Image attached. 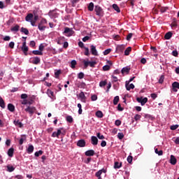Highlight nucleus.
Instances as JSON below:
<instances>
[{
    "mask_svg": "<svg viewBox=\"0 0 179 179\" xmlns=\"http://www.w3.org/2000/svg\"><path fill=\"white\" fill-rule=\"evenodd\" d=\"M45 24H47V20H45V18H43L41 20V22L38 23V29L41 31H44V30H45L46 29V27L45 26Z\"/></svg>",
    "mask_w": 179,
    "mask_h": 179,
    "instance_id": "obj_1",
    "label": "nucleus"
},
{
    "mask_svg": "<svg viewBox=\"0 0 179 179\" xmlns=\"http://www.w3.org/2000/svg\"><path fill=\"white\" fill-rule=\"evenodd\" d=\"M94 10L96 12V16H103V13H104V12L103 11V8H101L100 6H95Z\"/></svg>",
    "mask_w": 179,
    "mask_h": 179,
    "instance_id": "obj_2",
    "label": "nucleus"
},
{
    "mask_svg": "<svg viewBox=\"0 0 179 179\" xmlns=\"http://www.w3.org/2000/svg\"><path fill=\"white\" fill-rule=\"evenodd\" d=\"M21 50L23 52L24 55L26 56L28 55L27 52L29 51V47L26 45V40H24V42L22 43V46L21 47Z\"/></svg>",
    "mask_w": 179,
    "mask_h": 179,
    "instance_id": "obj_3",
    "label": "nucleus"
},
{
    "mask_svg": "<svg viewBox=\"0 0 179 179\" xmlns=\"http://www.w3.org/2000/svg\"><path fill=\"white\" fill-rule=\"evenodd\" d=\"M136 100L138 103H141V106H145V103H148V98L147 97H137Z\"/></svg>",
    "mask_w": 179,
    "mask_h": 179,
    "instance_id": "obj_4",
    "label": "nucleus"
},
{
    "mask_svg": "<svg viewBox=\"0 0 179 179\" xmlns=\"http://www.w3.org/2000/svg\"><path fill=\"white\" fill-rule=\"evenodd\" d=\"M26 113H29V114H31V115H33L34 113L36 112V107L34 106H28L27 108H25Z\"/></svg>",
    "mask_w": 179,
    "mask_h": 179,
    "instance_id": "obj_5",
    "label": "nucleus"
},
{
    "mask_svg": "<svg viewBox=\"0 0 179 179\" xmlns=\"http://www.w3.org/2000/svg\"><path fill=\"white\" fill-rule=\"evenodd\" d=\"M68 33H69V37H71V36H73V33H75V31H73V30H72V29L69 27H65L64 34H68Z\"/></svg>",
    "mask_w": 179,
    "mask_h": 179,
    "instance_id": "obj_6",
    "label": "nucleus"
},
{
    "mask_svg": "<svg viewBox=\"0 0 179 179\" xmlns=\"http://www.w3.org/2000/svg\"><path fill=\"white\" fill-rule=\"evenodd\" d=\"M91 143L94 146H96V145L99 144V139L97 138V137L94 136H91Z\"/></svg>",
    "mask_w": 179,
    "mask_h": 179,
    "instance_id": "obj_7",
    "label": "nucleus"
},
{
    "mask_svg": "<svg viewBox=\"0 0 179 179\" xmlns=\"http://www.w3.org/2000/svg\"><path fill=\"white\" fill-rule=\"evenodd\" d=\"M77 146L79 148H85V146H86V141L83 139L79 140L77 142Z\"/></svg>",
    "mask_w": 179,
    "mask_h": 179,
    "instance_id": "obj_8",
    "label": "nucleus"
},
{
    "mask_svg": "<svg viewBox=\"0 0 179 179\" xmlns=\"http://www.w3.org/2000/svg\"><path fill=\"white\" fill-rule=\"evenodd\" d=\"M41 60L40 59V57H34L32 58L31 64H34V65H38Z\"/></svg>",
    "mask_w": 179,
    "mask_h": 179,
    "instance_id": "obj_9",
    "label": "nucleus"
},
{
    "mask_svg": "<svg viewBox=\"0 0 179 179\" xmlns=\"http://www.w3.org/2000/svg\"><path fill=\"white\" fill-rule=\"evenodd\" d=\"M62 134V131H61V129H57V131H55L52 134V138H59V135Z\"/></svg>",
    "mask_w": 179,
    "mask_h": 179,
    "instance_id": "obj_10",
    "label": "nucleus"
},
{
    "mask_svg": "<svg viewBox=\"0 0 179 179\" xmlns=\"http://www.w3.org/2000/svg\"><path fill=\"white\" fill-rule=\"evenodd\" d=\"M125 87L127 90L129 91L131 89H135V85L134 84H130L128 83V81H126Z\"/></svg>",
    "mask_w": 179,
    "mask_h": 179,
    "instance_id": "obj_11",
    "label": "nucleus"
},
{
    "mask_svg": "<svg viewBox=\"0 0 179 179\" xmlns=\"http://www.w3.org/2000/svg\"><path fill=\"white\" fill-rule=\"evenodd\" d=\"M90 47H91V52L92 55H95V56L99 55V53H97V50L96 49V46H94V45H92Z\"/></svg>",
    "mask_w": 179,
    "mask_h": 179,
    "instance_id": "obj_12",
    "label": "nucleus"
},
{
    "mask_svg": "<svg viewBox=\"0 0 179 179\" xmlns=\"http://www.w3.org/2000/svg\"><path fill=\"white\" fill-rule=\"evenodd\" d=\"M33 17H34V15L31 13L27 14V15L25 17L26 22H31L33 20Z\"/></svg>",
    "mask_w": 179,
    "mask_h": 179,
    "instance_id": "obj_13",
    "label": "nucleus"
},
{
    "mask_svg": "<svg viewBox=\"0 0 179 179\" xmlns=\"http://www.w3.org/2000/svg\"><path fill=\"white\" fill-rule=\"evenodd\" d=\"M170 163L173 166H176V164H177V159L174 155H171Z\"/></svg>",
    "mask_w": 179,
    "mask_h": 179,
    "instance_id": "obj_14",
    "label": "nucleus"
},
{
    "mask_svg": "<svg viewBox=\"0 0 179 179\" xmlns=\"http://www.w3.org/2000/svg\"><path fill=\"white\" fill-rule=\"evenodd\" d=\"M13 122L15 127H18L19 128H23V123H22V122H20L19 120H15Z\"/></svg>",
    "mask_w": 179,
    "mask_h": 179,
    "instance_id": "obj_15",
    "label": "nucleus"
},
{
    "mask_svg": "<svg viewBox=\"0 0 179 179\" xmlns=\"http://www.w3.org/2000/svg\"><path fill=\"white\" fill-rule=\"evenodd\" d=\"M33 152H34V146H33V145H29L27 149V152L29 153V155H31Z\"/></svg>",
    "mask_w": 179,
    "mask_h": 179,
    "instance_id": "obj_16",
    "label": "nucleus"
},
{
    "mask_svg": "<svg viewBox=\"0 0 179 179\" xmlns=\"http://www.w3.org/2000/svg\"><path fill=\"white\" fill-rule=\"evenodd\" d=\"M173 90L174 92H177V89H179V83L178 82H174L172 84Z\"/></svg>",
    "mask_w": 179,
    "mask_h": 179,
    "instance_id": "obj_17",
    "label": "nucleus"
},
{
    "mask_svg": "<svg viewBox=\"0 0 179 179\" xmlns=\"http://www.w3.org/2000/svg\"><path fill=\"white\" fill-rule=\"evenodd\" d=\"M171 37H173V33H171V31L167 32L164 36L165 40H170Z\"/></svg>",
    "mask_w": 179,
    "mask_h": 179,
    "instance_id": "obj_18",
    "label": "nucleus"
},
{
    "mask_svg": "<svg viewBox=\"0 0 179 179\" xmlns=\"http://www.w3.org/2000/svg\"><path fill=\"white\" fill-rule=\"evenodd\" d=\"M85 156H94V151L93 150H89L85 152Z\"/></svg>",
    "mask_w": 179,
    "mask_h": 179,
    "instance_id": "obj_19",
    "label": "nucleus"
},
{
    "mask_svg": "<svg viewBox=\"0 0 179 179\" xmlns=\"http://www.w3.org/2000/svg\"><path fill=\"white\" fill-rule=\"evenodd\" d=\"M8 110L10 111V113H13L15 111V106L12 103H8Z\"/></svg>",
    "mask_w": 179,
    "mask_h": 179,
    "instance_id": "obj_20",
    "label": "nucleus"
},
{
    "mask_svg": "<svg viewBox=\"0 0 179 179\" xmlns=\"http://www.w3.org/2000/svg\"><path fill=\"white\" fill-rule=\"evenodd\" d=\"M37 20H38V15H35L34 20H32L31 21V26H34V27L36 26V22H37Z\"/></svg>",
    "mask_w": 179,
    "mask_h": 179,
    "instance_id": "obj_21",
    "label": "nucleus"
},
{
    "mask_svg": "<svg viewBox=\"0 0 179 179\" xmlns=\"http://www.w3.org/2000/svg\"><path fill=\"white\" fill-rule=\"evenodd\" d=\"M14 152L15 149H13V148H11L8 150V155L9 156V157H13Z\"/></svg>",
    "mask_w": 179,
    "mask_h": 179,
    "instance_id": "obj_22",
    "label": "nucleus"
},
{
    "mask_svg": "<svg viewBox=\"0 0 179 179\" xmlns=\"http://www.w3.org/2000/svg\"><path fill=\"white\" fill-rule=\"evenodd\" d=\"M104 171V169L99 170L95 173L96 177L98 178H101V174H103V172Z\"/></svg>",
    "mask_w": 179,
    "mask_h": 179,
    "instance_id": "obj_23",
    "label": "nucleus"
},
{
    "mask_svg": "<svg viewBox=\"0 0 179 179\" xmlns=\"http://www.w3.org/2000/svg\"><path fill=\"white\" fill-rule=\"evenodd\" d=\"M47 94L50 97V99L54 98V92H52L51 90L48 89L47 90Z\"/></svg>",
    "mask_w": 179,
    "mask_h": 179,
    "instance_id": "obj_24",
    "label": "nucleus"
},
{
    "mask_svg": "<svg viewBox=\"0 0 179 179\" xmlns=\"http://www.w3.org/2000/svg\"><path fill=\"white\" fill-rule=\"evenodd\" d=\"M20 31L26 34V36H29V29H27V28L22 27Z\"/></svg>",
    "mask_w": 179,
    "mask_h": 179,
    "instance_id": "obj_25",
    "label": "nucleus"
},
{
    "mask_svg": "<svg viewBox=\"0 0 179 179\" xmlns=\"http://www.w3.org/2000/svg\"><path fill=\"white\" fill-rule=\"evenodd\" d=\"M93 9H94V3L91 2L88 5V10H90V12H93Z\"/></svg>",
    "mask_w": 179,
    "mask_h": 179,
    "instance_id": "obj_26",
    "label": "nucleus"
},
{
    "mask_svg": "<svg viewBox=\"0 0 179 179\" xmlns=\"http://www.w3.org/2000/svg\"><path fill=\"white\" fill-rule=\"evenodd\" d=\"M26 141V135L23 134L21 136V138L19 141V144L20 145H23V142Z\"/></svg>",
    "mask_w": 179,
    "mask_h": 179,
    "instance_id": "obj_27",
    "label": "nucleus"
},
{
    "mask_svg": "<svg viewBox=\"0 0 179 179\" xmlns=\"http://www.w3.org/2000/svg\"><path fill=\"white\" fill-rule=\"evenodd\" d=\"M19 29H20V26L18 24H16L15 27H11L10 31H19Z\"/></svg>",
    "mask_w": 179,
    "mask_h": 179,
    "instance_id": "obj_28",
    "label": "nucleus"
},
{
    "mask_svg": "<svg viewBox=\"0 0 179 179\" xmlns=\"http://www.w3.org/2000/svg\"><path fill=\"white\" fill-rule=\"evenodd\" d=\"M122 166V162H115L114 164V169H121V166Z\"/></svg>",
    "mask_w": 179,
    "mask_h": 179,
    "instance_id": "obj_29",
    "label": "nucleus"
},
{
    "mask_svg": "<svg viewBox=\"0 0 179 179\" xmlns=\"http://www.w3.org/2000/svg\"><path fill=\"white\" fill-rule=\"evenodd\" d=\"M113 8L114 10H115L117 13H120L121 12V10L120 9V7L117 4H113Z\"/></svg>",
    "mask_w": 179,
    "mask_h": 179,
    "instance_id": "obj_30",
    "label": "nucleus"
},
{
    "mask_svg": "<svg viewBox=\"0 0 179 179\" xmlns=\"http://www.w3.org/2000/svg\"><path fill=\"white\" fill-rule=\"evenodd\" d=\"M96 116L98 118H103V112H101V110H98L96 112Z\"/></svg>",
    "mask_w": 179,
    "mask_h": 179,
    "instance_id": "obj_31",
    "label": "nucleus"
},
{
    "mask_svg": "<svg viewBox=\"0 0 179 179\" xmlns=\"http://www.w3.org/2000/svg\"><path fill=\"white\" fill-rule=\"evenodd\" d=\"M132 51V48L128 47L125 50H124V55H129V53Z\"/></svg>",
    "mask_w": 179,
    "mask_h": 179,
    "instance_id": "obj_32",
    "label": "nucleus"
},
{
    "mask_svg": "<svg viewBox=\"0 0 179 179\" xmlns=\"http://www.w3.org/2000/svg\"><path fill=\"white\" fill-rule=\"evenodd\" d=\"M129 71H131V69H130V68L124 67V68L122 69L121 72H122V73H125V72H126L127 73H129Z\"/></svg>",
    "mask_w": 179,
    "mask_h": 179,
    "instance_id": "obj_33",
    "label": "nucleus"
},
{
    "mask_svg": "<svg viewBox=\"0 0 179 179\" xmlns=\"http://www.w3.org/2000/svg\"><path fill=\"white\" fill-rule=\"evenodd\" d=\"M118 101H120V96H115L113 99L114 106H117V104H118Z\"/></svg>",
    "mask_w": 179,
    "mask_h": 179,
    "instance_id": "obj_34",
    "label": "nucleus"
},
{
    "mask_svg": "<svg viewBox=\"0 0 179 179\" xmlns=\"http://www.w3.org/2000/svg\"><path fill=\"white\" fill-rule=\"evenodd\" d=\"M83 62L84 64V68L85 69L87 68V66H89V65L90 66V64L92 63V62H88L85 59L83 61Z\"/></svg>",
    "mask_w": 179,
    "mask_h": 179,
    "instance_id": "obj_35",
    "label": "nucleus"
},
{
    "mask_svg": "<svg viewBox=\"0 0 179 179\" xmlns=\"http://www.w3.org/2000/svg\"><path fill=\"white\" fill-rule=\"evenodd\" d=\"M7 171H8V173H12V171H15V167L10 165L7 166Z\"/></svg>",
    "mask_w": 179,
    "mask_h": 179,
    "instance_id": "obj_36",
    "label": "nucleus"
},
{
    "mask_svg": "<svg viewBox=\"0 0 179 179\" xmlns=\"http://www.w3.org/2000/svg\"><path fill=\"white\" fill-rule=\"evenodd\" d=\"M159 10L161 13H164L165 12H167V10H169V7H160Z\"/></svg>",
    "mask_w": 179,
    "mask_h": 179,
    "instance_id": "obj_37",
    "label": "nucleus"
},
{
    "mask_svg": "<svg viewBox=\"0 0 179 179\" xmlns=\"http://www.w3.org/2000/svg\"><path fill=\"white\" fill-rule=\"evenodd\" d=\"M32 54H34V55H43V52L40 50H33Z\"/></svg>",
    "mask_w": 179,
    "mask_h": 179,
    "instance_id": "obj_38",
    "label": "nucleus"
},
{
    "mask_svg": "<svg viewBox=\"0 0 179 179\" xmlns=\"http://www.w3.org/2000/svg\"><path fill=\"white\" fill-rule=\"evenodd\" d=\"M0 107H1V108H5V101H3V99H2L0 96Z\"/></svg>",
    "mask_w": 179,
    "mask_h": 179,
    "instance_id": "obj_39",
    "label": "nucleus"
},
{
    "mask_svg": "<svg viewBox=\"0 0 179 179\" xmlns=\"http://www.w3.org/2000/svg\"><path fill=\"white\" fill-rule=\"evenodd\" d=\"M79 97H80V99H81V100H86V96H85V92H81L79 94Z\"/></svg>",
    "mask_w": 179,
    "mask_h": 179,
    "instance_id": "obj_40",
    "label": "nucleus"
},
{
    "mask_svg": "<svg viewBox=\"0 0 179 179\" xmlns=\"http://www.w3.org/2000/svg\"><path fill=\"white\" fill-rule=\"evenodd\" d=\"M66 121H67V122L72 124V122H73V117H72V116H71V115H69L66 117Z\"/></svg>",
    "mask_w": 179,
    "mask_h": 179,
    "instance_id": "obj_41",
    "label": "nucleus"
},
{
    "mask_svg": "<svg viewBox=\"0 0 179 179\" xmlns=\"http://www.w3.org/2000/svg\"><path fill=\"white\" fill-rule=\"evenodd\" d=\"M155 152L157 155H158V156H163V150H159L157 148L155 149Z\"/></svg>",
    "mask_w": 179,
    "mask_h": 179,
    "instance_id": "obj_42",
    "label": "nucleus"
},
{
    "mask_svg": "<svg viewBox=\"0 0 179 179\" xmlns=\"http://www.w3.org/2000/svg\"><path fill=\"white\" fill-rule=\"evenodd\" d=\"M76 64H77L76 60H72L71 62V68H72V69H74V68H76Z\"/></svg>",
    "mask_w": 179,
    "mask_h": 179,
    "instance_id": "obj_43",
    "label": "nucleus"
},
{
    "mask_svg": "<svg viewBox=\"0 0 179 179\" xmlns=\"http://www.w3.org/2000/svg\"><path fill=\"white\" fill-rule=\"evenodd\" d=\"M71 2V6L73 8H75V6H76V4L78 3V2H79V0H70Z\"/></svg>",
    "mask_w": 179,
    "mask_h": 179,
    "instance_id": "obj_44",
    "label": "nucleus"
},
{
    "mask_svg": "<svg viewBox=\"0 0 179 179\" xmlns=\"http://www.w3.org/2000/svg\"><path fill=\"white\" fill-rule=\"evenodd\" d=\"M61 73H62L61 70H57V71L55 72V76L56 79H58V78H59V75H61Z\"/></svg>",
    "mask_w": 179,
    "mask_h": 179,
    "instance_id": "obj_45",
    "label": "nucleus"
},
{
    "mask_svg": "<svg viewBox=\"0 0 179 179\" xmlns=\"http://www.w3.org/2000/svg\"><path fill=\"white\" fill-rule=\"evenodd\" d=\"M106 85H107V80L101 81L99 83L100 87H104V86H106Z\"/></svg>",
    "mask_w": 179,
    "mask_h": 179,
    "instance_id": "obj_46",
    "label": "nucleus"
},
{
    "mask_svg": "<svg viewBox=\"0 0 179 179\" xmlns=\"http://www.w3.org/2000/svg\"><path fill=\"white\" fill-rule=\"evenodd\" d=\"M141 118H142V115H141L139 114H136L134 116L135 121H139V120H141Z\"/></svg>",
    "mask_w": 179,
    "mask_h": 179,
    "instance_id": "obj_47",
    "label": "nucleus"
},
{
    "mask_svg": "<svg viewBox=\"0 0 179 179\" xmlns=\"http://www.w3.org/2000/svg\"><path fill=\"white\" fill-rule=\"evenodd\" d=\"M85 51L84 52L85 55H86L87 57H89L90 55V53L89 52V48H84Z\"/></svg>",
    "mask_w": 179,
    "mask_h": 179,
    "instance_id": "obj_48",
    "label": "nucleus"
},
{
    "mask_svg": "<svg viewBox=\"0 0 179 179\" xmlns=\"http://www.w3.org/2000/svg\"><path fill=\"white\" fill-rule=\"evenodd\" d=\"M78 79H83L85 78V73L83 72H80L78 74Z\"/></svg>",
    "mask_w": 179,
    "mask_h": 179,
    "instance_id": "obj_49",
    "label": "nucleus"
},
{
    "mask_svg": "<svg viewBox=\"0 0 179 179\" xmlns=\"http://www.w3.org/2000/svg\"><path fill=\"white\" fill-rule=\"evenodd\" d=\"M43 150H39L35 152V156L36 157H38V156H41V155H43Z\"/></svg>",
    "mask_w": 179,
    "mask_h": 179,
    "instance_id": "obj_50",
    "label": "nucleus"
},
{
    "mask_svg": "<svg viewBox=\"0 0 179 179\" xmlns=\"http://www.w3.org/2000/svg\"><path fill=\"white\" fill-rule=\"evenodd\" d=\"M96 136L99 139H106V137H104V136H103L100 133H97L96 134Z\"/></svg>",
    "mask_w": 179,
    "mask_h": 179,
    "instance_id": "obj_51",
    "label": "nucleus"
},
{
    "mask_svg": "<svg viewBox=\"0 0 179 179\" xmlns=\"http://www.w3.org/2000/svg\"><path fill=\"white\" fill-rule=\"evenodd\" d=\"M163 82H164V76L162 75L159 80V83L161 85L163 84Z\"/></svg>",
    "mask_w": 179,
    "mask_h": 179,
    "instance_id": "obj_52",
    "label": "nucleus"
},
{
    "mask_svg": "<svg viewBox=\"0 0 179 179\" xmlns=\"http://www.w3.org/2000/svg\"><path fill=\"white\" fill-rule=\"evenodd\" d=\"M44 48H45V46L43 43H41L38 47V50L39 51H41V52H43V51H44Z\"/></svg>",
    "mask_w": 179,
    "mask_h": 179,
    "instance_id": "obj_53",
    "label": "nucleus"
},
{
    "mask_svg": "<svg viewBox=\"0 0 179 179\" xmlns=\"http://www.w3.org/2000/svg\"><path fill=\"white\" fill-rule=\"evenodd\" d=\"M134 157L131 155H129L128 157H127V162L128 163H129V164H131V163H132V160H133Z\"/></svg>",
    "mask_w": 179,
    "mask_h": 179,
    "instance_id": "obj_54",
    "label": "nucleus"
},
{
    "mask_svg": "<svg viewBox=\"0 0 179 179\" xmlns=\"http://www.w3.org/2000/svg\"><path fill=\"white\" fill-rule=\"evenodd\" d=\"M110 52H111V49H106L103 52V55H108V54H110Z\"/></svg>",
    "mask_w": 179,
    "mask_h": 179,
    "instance_id": "obj_55",
    "label": "nucleus"
},
{
    "mask_svg": "<svg viewBox=\"0 0 179 179\" xmlns=\"http://www.w3.org/2000/svg\"><path fill=\"white\" fill-rule=\"evenodd\" d=\"M178 127H179L178 124L172 125L171 126V131H176V129H177Z\"/></svg>",
    "mask_w": 179,
    "mask_h": 179,
    "instance_id": "obj_56",
    "label": "nucleus"
},
{
    "mask_svg": "<svg viewBox=\"0 0 179 179\" xmlns=\"http://www.w3.org/2000/svg\"><path fill=\"white\" fill-rule=\"evenodd\" d=\"M132 36H134V34H132V33H129V34L127 36V41H129V40H131V38H132Z\"/></svg>",
    "mask_w": 179,
    "mask_h": 179,
    "instance_id": "obj_57",
    "label": "nucleus"
},
{
    "mask_svg": "<svg viewBox=\"0 0 179 179\" xmlns=\"http://www.w3.org/2000/svg\"><path fill=\"white\" fill-rule=\"evenodd\" d=\"M103 71H110V66L108 65H105L103 66Z\"/></svg>",
    "mask_w": 179,
    "mask_h": 179,
    "instance_id": "obj_58",
    "label": "nucleus"
},
{
    "mask_svg": "<svg viewBox=\"0 0 179 179\" xmlns=\"http://www.w3.org/2000/svg\"><path fill=\"white\" fill-rule=\"evenodd\" d=\"M117 138L119 139H123L124 138V134L123 133H118L117 134Z\"/></svg>",
    "mask_w": 179,
    "mask_h": 179,
    "instance_id": "obj_59",
    "label": "nucleus"
},
{
    "mask_svg": "<svg viewBox=\"0 0 179 179\" xmlns=\"http://www.w3.org/2000/svg\"><path fill=\"white\" fill-rule=\"evenodd\" d=\"M91 100H92V101H96V100H97V95H96V94L92 95V96H91Z\"/></svg>",
    "mask_w": 179,
    "mask_h": 179,
    "instance_id": "obj_60",
    "label": "nucleus"
},
{
    "mask_svg": "<svg viewBox=\"0 0 179 179\" xmlns=\"http://www.w3.org/2000/svg\"><path fill=\"white\" fill-rule=\"evenodd\" d=\"M115 124L117 127H120V125H121V120H115Z\"/></svg>",
    "mask_w": 179,
    "mask_h": 179,
    "instance_id": "obj_61",
    "label": "nucleus"
},
{
    "mask_svg": "<svg viewBox=\"0 0 179 179\" xmlns=\"http://www.w3.org/2000/svg\"><path fill=\"white\" fill-rule=\"evenodd\" d=\"M28 96L27 94H21V99H22L23 100H26V99H27Z\"/></svg>",
    "mask_w": 179,
    "mask_h": 179,
    "instance_id": "obj_62",
    "label": "nucleus"
},
{
    "mask_svg": "<svg viewBox=\"0 0 179 179\" xmlns=\"http://www.w3.org/2000/svg\"><path fill=\"white\" fill-rule=\"evenodd\" d=\"M29 45L30 47H36V42L34 41H31Z\"/></svg>",
    "mask_w": 179,
    "mask_h": 179,
    "instance_id": "obj_63",
    "label": "nucleus"
},
{
    "mask_svg": "<svg viewBox=\"0 0 179 179\" xmlns=\"http://www.w3.org/2000/svg\"><path fill=\"white\" fill-rule=\"evenodd\" d=\"M90 36H85V37L83 38V41L84 43H86V41H87V40H90Z\"/></svg>",
    "mask_w": 179,
    "mask_h": 179,
    "instance_id": "obj_64",
    "label": "nucleus"
}]
</instances>
